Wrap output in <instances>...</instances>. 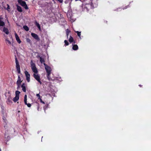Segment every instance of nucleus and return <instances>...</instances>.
Returning a JSON list of instances; mask_svg holds the SVG:
<instances>
[{
	"mask_svg": "<svg viewBox=\"0 0 151 151\" xmlns=\"http://www.w3.org/2000/svg\"><path fill=\"white\" fill-rule=\"evenodd\" d=\"M82 2H85V8L88 11L90 9L94 8L93 4L92 3V0H82Z\"/></svg>",
	"mask_w": 151,
	"mask_h": 151,
	"instance_id": "f257e3e1",
	"label": "nucleus"
},
{
	"mask_svg": "<svg viewBox=\"0 0 151 151\" xmlns=\"http://www.w3.org/2000/svg\"><path fill=\"white\" fill-rule=\"evenodd\" d=\"M15 63H16V67L17 70V71L18 73L19 74L20 73V66L19 65L18 61L17 59V58L15 57Z\"/></svg>",
	"mask_w": 151,
	"mask_h": 151,
	"instance_id": "f03ea898",
	"label": "nucleus"
},
{
	"mask_svg": "<svg viewBox=\"0 0 151 151\" xmlns=\"http://www.w3.org/2000/svg\"><path fill=\"white\" fill-rule=\"evenodd\" d=\"M31 68L33 72L34 73H37L38 71L36 67L35 64L34 63L32 62V61H31Z\"/></svg>",
	"mask_w": 151,
	"mask_h": 151,
	"instance_id": "7ed1b4c3",
	"label": "nucleus"
},
{
	"mask_svg": "<svg viewBox=\"0 0 151 151\" xmlns=\"http://www.w3.org/2000/svg\"><path fill=\"white\" fill-rule=\"evenodd\" d=\"M44 65L45 66V69L47 73L48 74V75L49 74H51V68L45 63H44Z\"/></svg>",
	"mask_w": 151,
	"mask_h": 151,
	"instance_id": "20e7f679",
	"label": "nucleus"
},
{
	"mask_svg": "<svg viewBox=\"0 0 151 151\" xmlns=\"http://www.w3.org/2000/svg\"><path fill=\"white\" fill-rule=\"evenodd\" d=\"M36 73H34L33 76L34 78L38 81L40 84H42V82L40 80V77L39 75L38 74H36Z\"/></svg>",
	"mask_w": 151,
	"mask_h": 151,
	"instance_id": "39448f33",
	"label": "nucleus"
},
{
	"mask_svg": "<svg viewBox=\"0 0 151 151\" xmlns=\"http://www.w3.org/2000/svg\"><path fill=\"white\" fill-rule=\"evenodd\" d=\"M24 73L26 77V80L28 82H29L30 81V75L28 72L26 71L24 72Z\"/></svg>",
	"mask_w": 151,
	"mask_h": 151,
	"instance_id": "423d86ee",
	"label": "nucleus"
},
{
	"mask_svg": "<svg viewBox=\"0 0 151 151\" xmlns=\"http://www.w3.org/2000/svg\"><path fill=\"white\" fill-rule=\"evenodd\" d=\"M6 103L8 104H11L12 103V99L11 96H9L6 101Z\"/></svg>",
	"mask_w": 151,
	"mask_h": 151,
	"instance_id": "0eeeda50",
	"label": "nucleus"
},
{
	"mask_svg": "<svg viewBox=\"0 0 151 151\" xmlns=\"http://www.w3.org/2000/svg\"><path fill=\"white\" fill-rule=\"evenodd\" d=\"M31 35L35 39L38 41H39L40 40L38 36L36 34L32 33H31Z\"/></svg>",
	"mask_w": 151,
	"mask_h": 151,
	"instance_id": "6e6552de",
	"label": "nucleus"
},
{
	"mask_svg": "<svg viewBox=\"0 0 151 151\" xmlns=\"http://www.w3.org/2000/svg\"><path fill=\"white\" fill-rule=\"evenodd\" d=\"M15 35L16 40L20 44L21 43V41L19 37L16 33H15Z\"/></svg>",
	"mask_w": 151,
	"mask_h": 151,
	"instance_id": "1a4fd4ad",
	"label": "nucleus"
},
{
	"mask_svg": "<svg viewBox=\"0 0 151 151\" xmlns=\"http://www.w3.org/2000/svg\"><path fill=\"white\" fill-rule=\"evenodd\" d=\"M18 2L22 6H24L26 4L25 1H23L22 0H18Z\"/></svg>",
	"mask_w": 151,
	"mask_h": 151,
	"instance_id": "9d476101",
	"label": "nucleus"
},
{
	"mask_svg": "<svg viewBox=\"0 0 151 151\" xmlns=\"http://www.w3.org/2000/svg\"><path fill=\"white\" fill-rule=\"evenodd\" d=\"M22 88V90L23 92H26V84L25 83H23L21 86Z\"/></svg>",
	"mask_w": 151,
	"mask_h": 151,
	"instance_id": "9b49d317",
	"label": "nucleus"
},
{
	"mask_svg": "<svg viewBox=\"0 0 151 151\" xmlns=\"http://www.w3.org/2000/svg\"><path fill=\"white\" fill-rule=\"evenodd\" d=\"M22 81L21 80L20 76L19 75L18 76V80L17 81L16 84H21Z\"/></svg>",
	"mask_w": 151,
	"mask_h": 151,
	"instance_id": "f8f14e48",
	"label": "nucleus"
},
{
	"mask_svg": "<svg viewBox=\"0 0 151 151\" xmlns=\"http://www.w3.org/2000/svg\"><path fill=\"white\" fill-rule=\"evenodd\" d=\"M34 106L37 109L38 111H39L40 107V105L39 103L37 102H36L34 103Z\"/></svg>",
	"mask_w": 151,
	"mask_h": 151,
	"instance_id": "ddd939ff",
	"label": "nucleus"
},
{
	"mask_svg": "<svg viewBox=\"0 0 151 151\" xmlns=\"http://www.w3.org/2000/svg\"><path fill=\"white\" fill-rule=\"evenodd\" d=\"M3 31L7 35H8L9 34V31L8 29L5 27H4L3 28Z\"/></svg>",
	"mask_w": 151,
	"mask_h": 151,
	"instance_id": "4468645a",
	"label": "nucleus"
},
{
	"mask_svg": "<svg viewBox=\"0 0 151 151\" xmlns=\"http://www.w3.org/2000/svg\"><path fill=\"white\" fill-rule=\"evenodd\" d=\"M78 47L77 45L76 44L73 45L72 49L74 50H76L78 49Z\"/></svg>",
	"mask_w": 151,
	"mask_h": 151,
	"instance_id": "2eb2a0df",
	"label": "nucleus"
},
{
	"mask_svg": "<svg viewBox=\"0 0 151 151\" xmlns=\"http://www.w3.org/2000/svg\"><path fill=\"white\" fill-rule=\"evenodd\" d=\"M2 18L0 17V27H3L5 25L4 22L1 20Z\"/></svg>",
	"mask_w": 151,
	"mask_h": 151,
	"instance_id": "dca6fc26",
	"label": "nucleus"
},
{
	"mask_svg": "<svg viewBox=\"0 0 151 151\" xmlns=\"http://www.w3.org/2000/svg\"><path fill=\"white\" fill-rule=\"evenodd\" d=\"M69 41L70 43H72V42H73L74 43H75L73 38L71 36H70V38L69 39Z\"/></svg>",
	"mask_w": 151,
	"mask_h": 151,
	"instance_id": "f3484780",
	"label": "nucleus"
},
{
	"mask_svg": "<svg viewBox=\"0 0 151 151\" xmlns=\"http://www.w3.org/2000/svg\"><path fill=\"white\" fill-rule=\"evenodd\" d=\"M16 6H17V9L18 11L20 12H22V11L21 7L17 5Z\"/></svg>",
	"mask_w": 151,
	"mask_h": 151,
	"instance_id": "a211bd4d",
	"label": "nucleus"
},
{
	"mask_svg": "<svg viewBox=\"0 0 151 151\" xmlns=\"http://www.w3.org/2000/svg\"><path fill=\"white\" fill-rule=\"evenodd\" d=\"M19 99V97L15 96V97L14 98L13 101L14 102H16Z\"/></svg>",
	"mask_w": 151,
	"mask_h": 151,
	"instance_id": "6ab92c4d",
	"label": "nucleus"
},
{
	"mask_svg": "<svg viewBox=\"0 0 151 151\" xmlns=\"http://www.w3.org/2000/svg\"><path fill=\"white\" fill-rule=\"evenodd\" d=\"M35 24L37 26V27L39 28V29H40V26L39 24L36 21L35 22Z\"/></svg>",
	"mask_w": 151,
	"mask_h": 151,
	"instance_id": "aec40b11",
	"label": "nucleus"
},
{
	"mask_svg": "<svg viewBox=\"0 0 151 151\" xmlns=\"http://www.w3.org/2000/svg\"><path fill=\"white\" fill-rule=\"evenodd\" d=\"M23 27L26 31H27L29 30V28L27 26L24 25L23 26Z\"/></svg>",
	"mask_w": 151,
	"mask_h": 151,
	"instance_id": "412c9836",
	"label": "nucleus"
},
{
	"mask_svg": "<svg viewBox=\"0 0 151 151\" xmlns=\"http://www.w3.org/2000/svg\"><path fill=\"white\" fill-rule=\"evenodd\" d=\"M20 93V91H15L16 96L19 97V94Z\"/></svg>",
	"mask_w": 151,
	"mask_h": 151,
	"instance_id": "4be33fe9",
	"label": "nucleus"
},
{
	"mask_svg": "<svg viewBox=\"0 0 151 151\" xmlns=\"http://www.w3.org/2000/svg\"><path fill=\"white\" fill-rule=\"evenodd\" d=\"M66 36H67V38H68L69 34V33L70 32V31L69 30V29H67L66 30Z\"/></svg>",
	"mask_w": 151,
	"mask_h": 151,
	"instance_id": "5701e85b",
	"label": "nucleus"
},
{
	"mask_svg": "<svg viewBox=\"0 0 151 151\" xmlns=\"http://www.w3.org/2000/svg\"><path fill=\"white\" fill-rule=\"evenodd\" d=\"M6 43L7 44H8L10 45H11L12 44V43L11 42L9 41L8 38H6Z\"/></svg>",
	"mask_w": 151,
	"mask_h": 151,
	"instance_id": "b1692460",
	"label": "nucleus"
},
{
	"mask_svg": "<svg viewBox=\"0 0 151 151\" xmlns=\"http://www.w3.org/2000/svg\"><path fill=\"white\" fill-rule=\"evenodd\" d=\"M64 42L65 43V45H64L65 46H68L69 45V42H68V41L67 40H65Z\"/></svg>",
	"mask_w": 151,
	"mask_h": 151,
	"instance_id": "393cba45",
	"label": "nucleus"
},
{
	"mask_svg": "<svg viewBox=\"0 0 151 151\" xmlns=\"http://www.w3.org/2000/svg\"><path fill=\"white\" fill-rule=\"evenodd\" d=\"M48 105H49L48 104H47L43 107V109H44V110H45H45L46 109H47L48 108Z\"/></svg>",
	"mask_w": 151,
	"mask_h": 151,
	"instance_id": "a878e982",
	"label": "nucleus"
},
{
	"mask_svg": "<svg viewBox=\"0 0 151 151\" xmlns=\"http://www.w3.org/2000/svg\"><path fill=\"white\" fill-rule=\"evenodd\" d=\"M40 61L41 63H44L45 61L44 59L42 58L41 57H40Z\"/></svg>",
	"mask_w": 151,
	"mask_h": 151,
	"instance_id": "bb28decb",
	"label": "nucleus"
},
{
	"mask_svg": "<svg viewBox=\"0 0 151 151\" xmlns=\"http://www.w3.org/2000/svg\"><path fill=\"white\" fill-rule=\"evenodd\" d=\"M50 74H49L48 75V74H47V78L50 81L51 80H52L51 78L50 77Z\"/></svg>",
	"mask_w": 151,
	"mask_h": 151,
	"instance_id": "cd10ccee",
	"label": "nucleus"
},
{
	"mask_svg": "<svg viewBox=\"0 0 151 151\" xmlns=\"http://www.w3.org/2000/svg\"><path fill=\"white\" fill-rule=\"evenodd\" d=\"M76 32L77 33L78 36L80 38V36L81 35V32L77 31H76Z\"/></svg>",
	"mask_w": 151,
	"mask_h": 151,
	"instance_id": "c85d7f7f",
	"label": "nucleus"
},
{
	"mask_svg": "<svg viewBox=\"0 0 151 151\" xmlns=\"http://www.w3.org/2000/svg\"><path fill=\"white\" fill-rule=\"evenodd\" d=\"M26 41L29 43H31V42L30 39L29 38H27L26 39Z\"/></svg>",
	"mask_w": 151,
	"mask_h": 151,
	"instance_id": "c756f323",
	"label": "nucleus"
},
{
	"mask_svg": "<svg viewBox=\"0 0 151 151\" xmlns=\"http://www.w3.org/2000/svg\"><path fill=\"white\" fill-rule=\"evenodd\" d=\"M7 8H6V10L8 11V12H10V10H9V9H10V6H9V5L8 4H7Z\"/></svg>",
	"mask_w": 151,
	"mask_h": 151,
	"instance_id": "7c9ffc66",
	"label": "nucleus"
},
{
	"mask_svg": "<svg viewBox=\"0 0 151 151\" xmlns=\"http://www.w3.org/2000/svg\"><path fill=\"white\" fill-rule=\"evenodd\" d=\"M23 7H24V8L26 9H28V7L26 4H25L24 5V6H23Z\"/></svg>",
	"mask_w": 151,
	"mask_h": 151,
	"instance_id": "2f4dec72",
	"label": "nucleus"
},
{
	"mask_svg": "<svg viewBox=\"0 0 151 151\" xmlns=\"http://www.w3.org/2000/svg\"><path fill=\"white\" fill-rule=\"evenodd\" d=\"M2 119L4 121V122L5 123H6L7 121L6 118L5 116H3Z\"/></svg>",
	"mask_w": 151,
	"mask_h": 151,
	"instance_id": "473e14b6",
	"label": "nucleus"
},
{
	"mask_svg": "<svg viewBox=\"0 0 151 151\" xmlns=\"http://www.w3.org/2000/svg\"><path fill=\"white\" fill-rule=\"evenodd\" d=\"M16 84L17 86V90H19L20 88L21 84Z\"/></svg>",
	"mask_w": 151,
	"mask_h": 151,
	"instance_id": "72a5a7b5",
	"label": "nucleus"
},
{
	"mask_svg": "<svg viewBox=\"0 0 151 151\" xmlns=\"http://www.w3.org/2000/svg\"><path fill=\"white\" fill-rule=\"evenodd\" d=\"M36 96L37 97H38V99H40V98H41L42 97H41L39 94H36Z\"/></svg>",
	"mask_w": 151,
	"mask_h": 151,
	"instance_id": "f704fd0d",
	"label": "nucleus"
},
{
	"mask_svg": "<svg viewBox=\"0 0 151 151\" xmlns=\"http://www.w3.org/2000/svg\"><path fill=\"white\" fill-rule=\"evenodd\" d=\"M39 100H40V102L41 103H42L44 104H45V103L44 101H43L42 100L41 98H40V99H39Z\"/></svg>",
	"mask_w": 151,
	"mask_h": 151,
	"instance_id": "c9c22d12",
	"label": "nucleus"
},
{
	"mask_svg": "<svg viewBox=\"0 0 151 151\" xmlns=\"http://www.w3.org/2000/svg\"><path fill=\"white\" fill-rule=\"evenodd\" d=\"M25 104L27 105L29 107H30L31 106V104L29 103L27 104H27Z\"/></svg>",
	"mask_w": 151,
	"mask_h": 151,
	"instance_id": "e433bc0d",
	"label": "nucleus"
},
{
	"mask_svg": "<svg viewBox=\"0 0 151 151\" xmlns=\"http://www.w3.org/2000/svg\"><path fill=\"white\" fill-rule=\"evenodd\" d=\"M24 101L25 104H26L27 102V98H24Z\"/></svg>",
	"mask_w": 151,
	"mask_h": 151,
	"instance_id": "4c0bfd02",
	"label": "nucleus"
},
{
	"mask_svg": "<svg viewBox=\"0 0 151 151\" xmlns=\"http://www.w3.org/2000/svg\"><path fill=\"white\" fill-rule=\"evenodd\" d=\"M60 3H62L63 1V0H57Z\"/></svg>",
	"mask_w": 151,
	"mask_h": 151,
	"instance_id": "58836bf2",
	"label": "nucleus"
},
{
	"mask_svg": "<svg viewBox=\"0 0 151 151\" xmlns=\"http://www.w3.org/2000/svg\"><path fill=\"white\" fill-rule=\"evenodd\" d=\"M24 98H27V95H25L24 96Z\"/></svg>",
	"mask_w": 151,
	"mask_h": 151,
	"instance_id": "ea45409f",
	"label": "nucleus"
},
{
	"mask_svg": "<svg viewBox=\"0 0 151 151\" xmlns=\"http://www.w3.org/2000/svg\"><path fill=\"white\" fill-rule=\"evenodd\" d=\"M139 86L140 87H142V85H139Z\"/></svg>",
	"mask_w": 151,
	"mask_h": 151,
	"instance_id": "a19ab883",
	"label": "nucleus"
},
{
	"mask_svg": "<svg viewBox=\"0 0 151 151\" xmlns=\"http://www.w3.org/2000/svg\"><path fill=\"white\" fill-rule=\"evenodd\" d=\"M75 1H80L82 2V0H75Z\"/></svg>",
	"mask_w": 151,
	"mask_h": 151,
	"instance_id": "79ce46f5",
	"label": "nucleus"
},
{
	"mask_svg": "<svg viewBox=\"0 0 151 151\" xmlns=\"http://www.w3.org/2000/svg\"><path fill=\"white\" fill-rule=\"evenodd\" d=\"M40 57L39 55L37 56V58H40Z\"/></svg>",
	"mask_w": 151,
	"mask_h": 151,
	"instance_id": "37998d69",
	"label": "nucleus"
},
{
	"mask_svg": "<svg viewBox=\"0 0 151 151\" xmlns=\"http://www.w3.org/2000/svg\"><path fill=\"white\" fill-rule=\"evenodd\" d=\"M20 112V111H18V113H19Z\"/></svg>",
	"mask_w": 151,
	"mask_h": 151,
	"instance_id": "c03bdc74",
	"label": "nucleus"
},
{
	"mask_svg": "<svg viewBox=\"0 0 151 151\" xmlns=\"http://www.w3.org/2000/svg\"><path fill=\"white\" fill-rule=\"evenodd\" d=\"M7 22L8 23H9V21L8 20H7Z\"/></svg>",
	"mask_w": 151,
	"mask_h": 151,
	"instance_id": "a18cd8bd",
	"label": "nucleus"
},
{
	"mask_svg": "<svg viewBox=\"0 0 151 151\" xmlns=\"http://www.w3.org/2000/svg\"><path fill=\"white\" fill-rule=\"evenodd\" d=\"M33 1H34L35 0H33Z\"/></svg>",
	"mask_w": 151,
	"mask_h": 151,
	"instance_id": "49530a36",
	"label": "nucleus"
}]
</instances>
